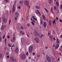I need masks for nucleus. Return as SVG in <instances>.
I'll list each match as a JSON object with an SVG mask.
<instances>
[{
	"label": "nucleus",
	"mask_w": 62,
	"mask_h": 62,
	"mask_svg": "<svg viewBox=\"0 0 62 62\" xmlns=\"http://www.w3.org/2000/svg\"><path fill=\"white\" fill-rule=\"evenodd\" d=\"M10 59L12 62H16V60L12 56L10 57Z\"/></svg>",
	"instance_id": "obj_1"
},
{
	"label": "nucleus",
	"mask_w": 62,
	"mask_h": 62,
	"mask_svg": "<svg viewBox=\"0 0 62 62\" xmlns=\"http://www.w3.org/2000/svg\"><path fill=\"white\" fill-rule=\"evenodd\" d=\"M46 60L48 61V62H52L53 61L48 56L46 57Z\"/></svg>",
	"instance_id": "obj_2"
},
{
	"label": "nucleus",
	"mask_w": 62,
	"mask_h": 62,
	"mask_svg": "<svg viewBox=\"0 0 62 62\" xmlns=\"http://www.w3.org/2000/svg\"><path fill=\"white\" fill-rule=\"evenodd\" d=\"M34 40L36 41L37 43H39V38H38L36 37L34 38Z\"/></svg>",
	"instance_id": "obj_3"
},
{
	"label": "nucleus",
	"mask_w": 62,
	"mask_h": 62,
	"mask_svg": "<svg viewBox=\"0 0 62 62\" xmlns=\"http://www.w3.org/2000/svg\"><path fill=\"white\" fill-rule=\"evenodd\" d=\"M33 46H30L29 51L30 53L32 52V50H33Z\"/></svg>",
	"instance_id": "obj_4"
},
{
	"label": "nucleus",
	"mask_w": 62,
	"mask_h": 62,
	"mask_svg": "<svg viewBox=\"0 0 62 62\" xmlns=\"http://www.w3.org/2000/svg\"><path fill=\"white\" fill-rule=\"evenodd\" d=\"M15 10V5H14L13 6V8L12 11V12H14Z\"/></svg>",
	"instance_id": "obj_5"
},
{
	"label": "nucleus",
	"mask_w": 62,
	"mask_h": 62,
	"mask_svg": "<svg viewBox=\"0 0 62 62\" xmlns=\"http://www.w3.org/2000/svg\"><path fill=\"white\" fill-rule=\"evenodd\" d=\"M24 4L26 6H28V4H29V2L27 0H26L24 2Z\"/></svg>",
	"instance_id": "obj_6"
},
{
	"label": "nucleus",
	"mask_w": 62,
	"mask_h": 62,
	"mask_svg": "<svg viewBox=\"0 0 62 62\" xmlns=\"http://www.w3.org/2000/svg\"><path fill=\"white\" fill-rule=\"evenodd\" d=\"M15 15H16V16L17 17H18L19 16V12L18 11H17L15 13Z\"/></svg>",
	"instance_id": "obj_7"
},
{
	"label": "nucleus",
	"mask_w": 62,
	"mask_h": 62,
	"mask_svg": "<svg viewBox=\"0 0 62 62\" xmlns=\"http://www.w3.org/2000/svg\"><path fill=\"white\" fill-rule=\"evenodd\" d=\"M21 58L22 59H25V54H23Z\"/></svg>",
	"instance_id": "obj_8"
},
{
	"label": "nucleus",
	"mask_w": 62,
	"mask_h": 62,
	"mask_svg": "<svg viewBox=\"0 0 62 62\" xmlns=\"http://www.w3.org/2000/svg\"><path fill=\"white\" fill-rule=\"evenodd\" d=\"M2 19L3 20L2 21L3 22H4L5 23H6V22H7L6 21V20L5 19H4L3 17H2Z\"/></svg>",
	"instance_id": "obj_9"
},
{
	"label": "nucleus",
	"mask_w": 62,
	"mask_h": 62,
	"mask_svg": "<svg viewBox=\"0 0 62 62\" xmlns=\"http://www.w3.org/2000/svg\"><path fill=\"white\" fill-rule=\"evenodd\" d=\"M43 25H44V27H46V25H47V24L46 23V22H44V23Z\"/></svg>",
	"instance_id": "obj_10"
},
{
	"label": "nucleus",
	"mask_w": 62,
	"mask_h": 62,
	"mask_svg": "<svg viewBox=\"0 0 62 62\" xmlns=\"http://www.w3.org/2000/svg\"><path fill=\"white\" fill-rule=\"evenodd\" d=\"M32 17L34 20V21H37V19L35 18L34 16H32Z\"/></svg>",
	"instance_id": "obj_11"
},
{
	"label": "nucleus",
	"mask_w": 62,
	"mask_h": 62,
	"mask_svg": "<svg viewBox=\"0 0 62 62\" xmlns=\"http://www.w3.org/2000/svg\"><path fill=\"white\" fill-rule=\"evenodd\" d=\"M58 47H59V44H57L55 46V49H57Z\"/></svg>",
	"instance_id": "obj_12"
},
{
	"label": "nucleus",
	"mask_w": 62,
	"mask_h": 62,
	"mask_svg": "<svg viewBox=\"0 0 62 62\" xmlns=\"http://www.w3.org/2000/svg\"><path fill=\"white\" fill-rule=\"evenodd\" d=\"M56 41L57 43H59V40L57 38L56 39Z\"/></svg>",
	"instance_id": "obj_13"
},
{
	"label": "nucleus",
	"mask_w": 62,
	"mask_h": 62,
	"mask_svg": "<svg viewBox=\"0 0 62 62\" xmlns=\"http://www.w3.org/2000/svg\"><path fill=\"white\" fill-rule=\"evenodd\" d=\"M4 29H5V28H4L3 26V25L2 26L1 28V30H4Z\"/></svg>",
	"instance_id": "obj_14"
},
{
	"label": "nucleus",
	"mask_w": 62,
	"mask_h": 62,
	"mask_svg": "<svg viewBox=\"0 0 62 62\" xmlns=\"http://www.w3.org/2000/svg\"><path fill=\"white\" fill-rule=\"evenodd\" d=\"M36 13L37 14H38H38H39V11H38V10H36Z\"/></svg>",
	"instance_id": "obj_15"
},
{
	"label": "nucleus",
	"mask_w": 62,
	"mask_h": 62,
	"mask_svg": "<svg viewBox=\"0 0 62 62\" xmlns=\"http://www.w3.org/2000/svg\"><path fill=\"white\" fill-rule=\"evenodd\" d=\"M16 52H19V49H18V48H16Z\"/></svg>",
	"instance_id": "obj_16"
},
{
	"label": "nucleus",
	"mask_w": 62,
	"mask_h": 62,
	"mask_svg": "<svg viewBox=\"0 0 62 62\" xmlns=\"http://www.w3.org/2000/svg\"><path fill=\"white\" fill-rule=\"evenodd\" d=\"M49 24L50 26H51V20H49Z\"/></svg>",
	"instance_id": "obj_17"
},
{
	"label": "nucleus",
	"mask_w": 62,
	"mask_h": 62,
	"mask_svg": "<svg viewBox=\"0 0 62 62\" xmlns=\"http://www.w3.org/2000/svg\"><path fill=\"white\" fill-rule=\"evenodd\" d=\"M35 7L36 8H37V9H39V8H40V7L39 6H36Z\"/></svg>",
	"instance_id": "obj_18"
},
{
	"label": "nucleus",
	"mask_w": 62,
	"mask_h": 62,
	"mask_svg": "<svg viewBox=\"0 0 62 62\" xmlns=\"http://www.w3.org/2000/svg\"><path fill=\"white\" fill-rule=\"evenodd\" d=\"M43 18L44 20L45 21L46 20V18H45V16H43Z\"/></svg>",
	"instance_id": "obj_19"
},
{
	"label": "nucleus",
	"mask_w": 62,
	"mask_h": 62,
	"mask_svg": "<svg viewBox=\"0 0 62 62\" xmlns=\"http://www.w3.org/2000/svg\"><path fill=\"white\" fill-rule=\"evenodd\" d=\"M56 5L57 6H59V3L58 1H57L56 2Z\"/></svg>",
	"instance_id": "obj_20"
},
{
	"label": "nucleus",
	"mask_w": 62,
	"mask_h": 62,
	"mask_svg": "<svg viewBox=\"0 0 62 62\" xmlns=\"http://www.w3.org/2000/svg\"><path fill=\"white\" fill-rule=\"evenodd\" d=\"M55 21H56V20L55 19H54V21H53V24L54 23H55Z\"/></svg>",
	"instance_id": "obj_21"
},
{
	"label": "nucleus",
	"mask_w": 62,
	"mask_h": 62,
	"mask_svg": "<svg viewBox=\"0 0 62 62\" xmlns=\"http://www.w3.org/2000/svg\"><path fill=\"white\" fill-rule=\"evenodd\" d=\"M19 2L20 3V4H22L23 3V1L20 0L19 1Z\"/></svg>",
	"instance_id": "obj_22"
},
{
	"label": "nucleus",
	"mask_w": 62,
	"mask_h": 62,
	"mask_svg": "<svg viewBox=\"0 0 62 62\" xmlns=\"http://www.w3.org/2000/svg\"><path fill=\"white\" fill-rule=\"evenodd\" d=\"M53 8L52 7L51 9V13H53Z\"/></svg>",
	"instance_id": "obj_23"
},
{
	"label": "nucleus",
	"mask_w": 62,
	"mask_h": 62,
	"mask_svg": "<svg viewBox=\"0 0 62 62\" xmlns=\"http://www.w3.org/2000/svg\"><path fill=\"white\" fill-rule=\"evenodd\" d=\"M40 55L39 54H38L37 55V57L38 58H39V57H40Z\"/></svg>",
	"instance_id": "obj_24"
},
{
	"label": "nucleus",
	"mask_w": 62,
	"mask_h": 62,
	"mask_svg": "<svg viewBox=\"0 0 62 62\" xmlns=\"http://www.w3.org/2000/svg\"><path fill=\"white\" fill-rule=\"evenodd\" d=\"M15 37H13V39L14 40V41H13L14 42V41L15 40Z\"/></svg>",
	"instance_id": "obj_25"
},
{
	"label": "nucleus",
	"mask_w": 62,
	"mask_h": 62,
	"mask_svg": "<svg viewBox=\"0 0 62 62\" xmlns=\"http://www.w3.org/2000/svg\"><path fill=\"white\" fill-rule=\"evenodd\" d=\"M15 47V45L14 44H13L12 46H11V48H12L13 47Z\"/></svg>",
	"instance_id": "obj_26"
},
{
	"label": "nucleus",
	"mask_w": 62,
	"mask_h": 62,
	"mask_svg": "<svg viewBox=\"0 0 62 62\" xmlns=\"http://www.w3.org/2000/svg\"><path fill=\"white\" fill-rule=\"evenodd\" d=\"M45 10L47 13H48V10L46 9H45Z\"/></svg>",
	"instance_id": "obj_27"
},
{
	"label": "nucleus",
	"mask_w": 62,
	"mask_h": 62,
	"mask_svg": "<svg viewBox=\"0 0 62 62\" xmlns=\"http://www.w3.org/2000/svg\"><path fill=\"white\" fill-rule=\"evenodd\" d=\"M60 8L61 9H62V4L60 6Z\"/></svg>",
	"instance_id": "obj_28"
},
{
	"label": "nucleus",
	"mask_w": 62,
	"mask_h": 62,
	"mask_svg": "<svg viewBox=\"0 0 62 62\" xmlns=\"http://www.w3.org/2000/svg\"><path fill=\"white\" fill-rule=\"evenodd\" d=\"M49 38L50 39L52 40V36H50Z\"/></svg>",
	"instance_id": "obj_29"
},
{
	"label": "nucleus",
	"mask_w": 62,
	"mask_h": 62,
	"mask_svg": "<svg viewBox=\"0 0 62 62\" xmlns=\"http://www.w3.org/2000/svg\"><path fill=\"white\" fill-rule=\"evenodd\" d=\"M8 46H9V47H11L12 46L11 45H10L9 44H8Z\"/></svg>",
	"instance_id": "obj_30"
},
{
	"label": "nucleus",
	"mask_w": 62,
	"mask_h": 62,
	"mask_svg": "<svg viewBox=\"0 0 62 62\" xmlns=\"http://www.w3.org/2000/svg\"><path fill=\"white\" fill-rule=\"evenodd\" d=\"M6 41H7V39H5V43H6Z\"/></svg>",
	"instance_id": "obj_31"
},
{
	"label": "nucleus",
	"mask_w": 62,
	"mask_h": 62,
	"mask_svg": "<svg viewBox=\"0 0 62 62\" xmlns=\"http://www.w3.org/2000/svg\"><path fill=\"white\" fill-rule=\"evenodd\" d=\"M40 24H42V20H40Z\"/></svg>",
	"instance_id": "obj_32"
},
{
	"label": "nucleus",
	"mask_w": 62,
	"mask_h": 62,
	"mask_svg": "<svg viewBox=\"0 0 62 62\" xmlns=\"http://www.w3.org/2000/svg\"><path fill=\"white\" fill-rule=\"evenodd\" d=\"M3 27H4V28H5V27H7V26H6V25H3Z\"/></svg>",
	"instance_id": "obj_33"
},
{
	"label": "nucleus",
	"mask_w": 62,
	"mask_h": 62,
	"mask_svg": "<svg viewBox=\"0 0 62 62\" xmlns=\"http://www.w3.org/2000/svg\"><path fill=\"white\" fill-rule=\"evenodd\" d=\"M2 54H0V58H1V56H2Z\"/></svg>",
	"instance_id": "obj_34"
},
{
	"label": "nucleus",
	"mask_w": 62,
	"mask_h": 62,
	"mask_svg": "<svg viewBox=\"0 0 62 62\" xmlns=\"http://www.w3.org/2000/svg\"><path fill=\"white\" fill-rule=\"evenodd\" d=\"M11 22V20H10L9 21V24L10 23V22Z\"/></svg>",
	"instance_id": "obj_35"
},
{
	"label": "nucleus",
	"mask_w": 62,
	"mask_h": 62,
	"mask_svg": "<svg viewBox=\"0 0 62 62\" xmlns=\"http://www.w3.org/2000/svg\"><path fill=\"white\" fill-rule=\"evenodd\" d=\"M54 9H55V10H56V7L54 6Z\"/></svg>",
	"instance_id": "obj_36"
},
{
	"label": "nucleus",
	"mask_w": 62,
	"mask_h": 62,
	"mask_svg": "<svg viewBox=\"0 0 62 62\" xmlns=\"http://www.w3.org/2000/svg\"><path fill=\"white\" fill-rule=\"evenodd\" d=\"M43 36V35L41 34V36H40V38H42V37Z\"/></svg>",
	"instance_id": "obj_37"
},
{
	"label": "nucleus",
	"mask_w": 62,
	"mask_h": 62,
	"mask_svg": "<svg viewBox=\"0 0 62 62\" xmlns=\"http://www.w3.org/2000/svg\"><path fill=\"white\" fill-rule=\"evenodd\" d=\"M1 40H2V38L0 37V41H1Z\"/></svg>",
	"instance_id": "obj_38"
},
{
	"label": "nucleus",
	"mask_w": 62,
	"mask_h": 62,
	"mask_svg": "<svg viewBox=\"0 0 62 62\" xmlns=\"http://www.w3.org/2000/svg\"><path fill=\"white\" fill-rule=\"evenodd\" d=\"M31 23L32 25H34V23L33 22H31Z\"/></svg>",
	"instance_id": "obj_39"
},
{
	"label": "nucleus",
	"mask_w": 62,
	"mask_h": 62,
	"mask_svg": "<svg viewBox=\"0 0 62 62\" xmlns=\"http://www.w3.org/2000/svg\"><path fill=\"white\" fill-rule=\"evenodd\" d=\"M36 34L37 36H38V32H36Z\"/></svg>",
	"instance_id": "obj_40"
},
{
	"label": "nucleus",
	"mask_w": 62,
	"mask_h": 62,
	"mask_svg": "<svg viewBox=\"0 0 62 62\" xmlns=\"http://www.w3.org/2000/svg\"><path fill=\"white\" fill-rule=\"evenodd\" d=\"M49 3H51V0H49Z\"/></svg>",
	"instance_id": "obj_41"
},
{
	"label": "nucleus",
	"mask_w": 62,
	"mask_h": 62,
	"mask_svg": "<svg viewBox=\"0 0 62 62\" xmlns=\"http://www.w3.org/2000/svg\"><path fill=\"white\" fill-rule=\"evenodd\" d=\"M56 19L57 20H58V17H56Z\"/></svg>",
	"instance_id": "obj_42"
},
{
	"label": "nucleus",
	"mask_w": 62,
	"mask_h": 62,
	"mask_svg": "<svg viewBox=\"0 0 62 62\" xmlns=\"http://www.w3.org/2000/svg\"><path fill=\"white\" fill-rule=\"evenodd\" d=\"M27 25L28 26H29L30 25L29 24V23H27Z\"/></svg>",
	"instance_id": "obj_43"
},
{
	"label": "nucleus",
	"mask_w": 62,
	"mask_h": 62,
	"mask_svg": "<svg viewBox=\"0 0 62 62\" xmlns=\"http://www.w3.org/2000/svg\"><path fill=\"white\" fill-rule=\"evenodd\" d=\"M60 51H62V48H60Z\"/></svg>",
	"instance_id": "obj_44"
},
{
	"label": "nucleus",
	"mask_w": 62,
	"mask_h": 62,
	"mask_svg": "<svg viewBox=\"0 0 62 62\" xmlns=\"http://www.w3.org/2000/svg\"><path fill=\"white\" fill-rule=\"evenodd\" d=\"M21 28L22 29H23V27L22 26L21 27Z\"/></svg>",
	"instance_id": "obj_45"
},
{
	"label": "nucleus",
	"mask_w": 62,
	"mask_h": 62,
	"mask_svg": "<svg viewBox=\"0 0 62 62\" xmlns=\"http://www.w3.org/2000/svg\"><path fill=\"white\" fill-rule=\"evenodd\" d=\"M28 54V52H27L26 53V55H27V54Z\"/></svg>",
	"instance_id": "obj_46"
},
{
	"label": "nucleus",
	"mask_w": 62,
	"mask_h": 62,
	"mask_svg": "<svg viewBox=\"0 0 62 62\" xmlns=\"http://www.w3.org/2000/svg\"><path fill=\"white\" fill-rule=\"evenodd\" d=\"M5 37V35L3 36V39H4Z\"/></svg>",
	"instance_id": "obj_47"
},
{
	"label": "nucleus",
	"mask_w": 62,
	"mask_h": 62,
	"mask_svg": "<svg viewBox=\"0 0 62 62\" xmlns=\"http://www.w3.org/2000/svg\"><path fill=\"white\" fill-rule=\"evenodd\" d=\"M10 37H9V36H8V39H9Z\"/></svg>",
	"instance_id": "obj_48"
},
{
	"label": "nucleus",
	"mask_w": 62,
	"mask_h": 62,
	"mask_svg": "<svg viewBox=\"0 0 62 62\" xmlns=\"http://www.w3.org/2000/svg\"><path fill=\"white\" fill-rule=\"evenodd\" d=\"M53 39H54V40H56V39H55V38H53Z\"/></svg>",
	"instance_id": "obj_49"
},
{
	"label": "nucleus",
	"mask_w": 62,
	"mask_h": 62,
	"mask_svg": "<svg viewBox=\"0 0 62 62\" xmlns=\"http://www.w3.org/2000/svg\"><path fill=\"white\" fill-rule=\"evenodd\" d=\"M20 33L21 34H22V31H20Z\"/></svg>",
	"instance_id": "obj_50"
},
{
	"label": "nucleus",
	"mask_w": 62,
	"mask_h": 62,
	"mask_svg": "<svg viewBox=\"0 0 62 62\" xmlns=\"http://www.w3.org/2000/svg\"><path fill=\"white\" fill-rule=\"evenodd\" d=\"M7 57L8 58H9V55H8V56H7Z\"/></svg>",
	"instance_id": "obj_51"
},
{
	"label": "nucleus",
	"mask_w": 62,
	"mask_h": 62,
	"mask_svg": "<svg viewBox=\"0 0 62 62\" xmlns=\"http://www.w3.org/2000/svg\"><path fill=\"white\" fill-rule=\"evenodd\" d=\"M59 21H60V22H62V20H60Z\"/></svg>",
	"instance_id": "obj_52"
},
{
	"label": "nucleus",
	"mask_w": 62,
	"mask_h": 62,
	"mask_svg": "<svg viewBox=\"0 0 62 62\" xmlns=\"http://www.w3.org/2000/svg\"><path fill=\"white\" fill-rule=\"evenodd\" d=\"M18 8L19 9H20V6H19L18 7Z\"/></svg>",
	"instance_id": "obj_53"
},
{
	"label": "nucleus",
	"mask_w": 62,
	"mask_h": 62,
	"mask_svg": "<svg viewBox=\"0 0 62 62\" xmlns=\"http://www.w3.org/2000/svg\"><path fill=\"white\" fill-rule=\"evenodd\" d=\"M28 7L29 8H30V6H28Z\"/></svg>",
	"instance_id": "obj_54"
},
{
	"label": "nucleus",
	"mask_w": 62,
	"mask_h": 62,
	"mask_svg": "<svg viewBox=\"0 0 62 62\" xmlns=\"http://www.w3.org/2000/svg\"><path fill=\"white\" fill-rule=\"evenodd\" d=\"M46 20V22H48V20Z\"/></svg>",
	"instance_id": "obj_55"
},
{
	"label": "nucleus",
	"mask_w": 62,
	"mask_h": 62,
	"mask_svg": "<svg viewBox=\"0 0 62 62\" xmlns=\"http://www.w3.org/2000/svg\"><path fill=\"white\" fill-rule=\"evenodd\" d=\"M33 54L34 55H35V53H33Z\"/></svg>",
	"instance_id": "obj_56"
},
{
	"label": "nucleus",
	"mask_w": 62,
	"mask_h": 62,
	"mask_svg": "<svg viewBox=\"0 0 62 62\" xmlns=\"http://www.w3.org/2000/svg\"><path fill=\"white\" fill-rule=\"evenodd\" d=\"M29 58L30 59H31V57H29Z\"/></svg>",
	"instance_id": "obj_57"
},
{
	"label": "nucleus",
	"mask_w": 62,
	"mask_h": 62,
	"mask_svg": "<svg viewBox=\"0 0 62 62\" xmlns=\"http://www.w3.org/2000/svg\"><path fill=\"white\" fill-rule=\"evenodd\" d=\"M5 1H6V2H8V0H5Z\"/></svg>",
	"instance_id": "obj_58"
},
{
	"label": "nucleus",
	"mask_w": 62,
	"mask_h": 62,
	"mask_svg": "<svg viewBox=\"0 0 62 62\" xmlns=\"http://www.w3.org/2000/svg\"><path fill=\"white\" fill-rule=\"evenodd\" d=\"M17 18H16V17H15V20H17Z\"/></svg>",
	"instance_id": "obj_59"
},
{
	"label": "nucleus",
	"mask_w": 62,
	"mask_h": 62,
	"mask_svg": "<svg viewBox=\"0 0 62 62\" xmlns=\"http://www.w3.org/2000/svg\"><path fill=\"white\" fill-rule=\"evenodd\" d=\"M48 36H49L50 33H48Z\"/></svg>",
	"instance_id": "obj_60"
},
{
	"label": "nucleus",
	"mask_w": 62,
	"mask_h": 62,
	"mask_svg": "<svg viewBox=\"0 0 62 62\" xmlns=\"http://www.w3.org/2000/svg\"><path fill=\"white\" fill-rule=\"evenodd\" d=\"M32 21L33 22H35V21L34 20H32Z\"/></svg>",
	"instance_id": "obj_61"
},
{
	"label": "nucleus",
	"mask_w": 62,
	"mask_h": 62,
	"mask_svg": "<svg viewBox=\"0 0 62 62\" xmlns=\"http://www.w3.org/2000/svg\"><path fill=\"white\" fill-rule=\"evenodd\" d=\"M11 42H13V40H12V39L11 40Z\"/></svg>",
	"instance_id": "obj_62"
},
{
	"label": "nucleus",
	"mask_w": 62,
	"mask_h": 62,
	"mask_svg": "<svg viewBox=\"0 0 62 62\" xmlns=\"http://www.w3.org/2000/svg\"><path fill=\"white\" fill-rule=\"evenodd\" d=\"M28 62L27 60H26L25 61V62Z\"/></svg>",
	"instance_id": "obj_63"
},
{
	"label": "nucleus",
	"mask_w": 62,
	"mask_h": 62,
	"mask_svg": "<svg viewBox=\"0 0 62 62\" xmlns=\"http://www.w3.org/2000/svg\"><path fill=\"white\" fill-rule=\"evenodd\" d=\"M26 18L27 19H28V16H26Z\"/></svg>",
	"instance_id": "obj_64"
}]
</instances>
